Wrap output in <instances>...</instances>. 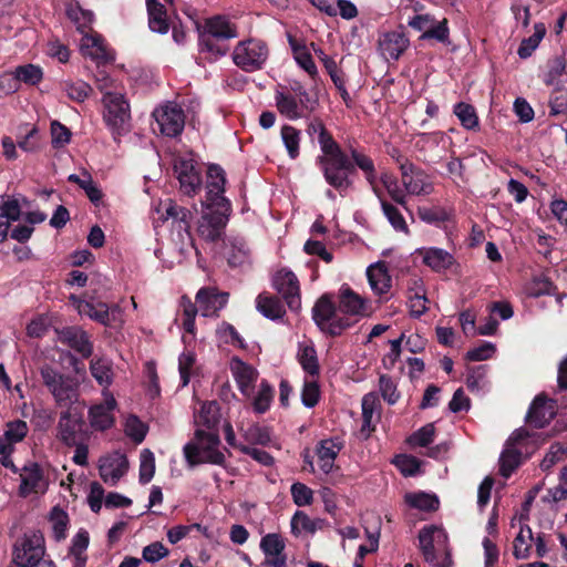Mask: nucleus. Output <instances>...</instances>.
I'll use <instances>...</instances> for the list:
<instances>
[{"mask_svg": "<svg viewBox=\"0 0 567 567\" xmlns=\"http://www.w3.org/2000/svg\"><path fill=\"white\" fill-rule=\"evenodd\" d=\"M373 307L368 298L360 296L348 285L339 289L338 306L328 296H322L312 309V317L319 329L330 336H340L359 319L369 317Z\"/></svg>", "mask_w": 567, "mask_h": 567, "instance_id": "nucleus-1", "label": "nucleus"}, {"mask_svg": "<svg viewBox=\"0 0 567 567\" xmlns=\"http://www.w3.org/2000/svg\"><path fill=\"white\" fill-rule=\"evenodd\" d=\"M542 440L526 429L515 430L498 455V476L509 478L540 446Z\"/></svg>", "mask_w": 567, "mask_h": 567, "instance_id": "nucleus-2", "label": "nucleus"}, {"mask_svg": "<svg viewBox=\"0 0 567 567\" xmlns=\"http://www.w3.org/2000/svg\"><path fill=\"white\" fill-rule=\"evenodd\" d=\"M219 446L220 437L218 431L196 429L194 439L185 444L183 452L190 467L205 463L224 465L226 458Z\"/></svg>", "mask_w": 567, "mask_h": 567, "instance_id": "nucleus-3", "label": "nucleus"}, {"mask_svg": "<svg viewBox=\"0 0 567 567\" xmlns=\"http://www.w3.org/2000/svg\"><path fill=\"white\" fill-rule=\"evenodd\" d=\"M446 535L443 529L430 525L419 533L422 554L430 567H451L452 558L445 545Z\"/></svg>", "mask_w": 567, "mask_h": 567, "instance_id": "nucleus-4", "label": "nucleus"}, {"mask_svg": "<svg viewBox=\"0 0 567 567\" xmlns=\"http://www.w3.org/2000/svg\"><path fill=\"white\" fill-rule=\"evenodd\" d=\"M40 373L58 405L68 406L76 401L78 382L73 377L62 374L49 365L43 367Z\"/></svg>", "mask_w": 567, "mask_h": 567, "instance_id": "nucleus-5", "label": "nucleus"}, {"mask_svg": "<svg viewBox=\"0 0 567 567\" xmlns=\"http://www.w3.org/2000/svg\"><path fill=\"white\" fill-rule=\"evenodd\" d=\"M44 551V537L42 533L30 530L16 542L12 560L18 567H34L43 561Z\"/></svg>", "mask_w": 567, "mask_h": 567, "instance_id": "nucleus-6", "label": "nucleus"}, {"mask_svg": "<svg viewBox=\"0 0 567 567\" xmlns=\"http://www.w3.org/2000/svg\"><path fill=\"white\" fill-rule=\"evenodd\" d=\"M156 212L162 221L172 220L182 249L186 245L193 246V237L189 231L193 214L189 209L177 205L173 199H166L159 204Z\"/></svg>", "mask_w": 567, "mask_h": 567, "instance_id": "nucleus-7", "label": "nucleus"}, {"mask_svg": "<svg viewBox=\"0 0 567 567\" xmlns=\"http://www.w3.org/2000/svg\"><path fill=\"white\" fill-rule=\"evenodd\" d=\"M174 173L184 195L193 197L202 187L200 168L192 152L178 154L174 158Z\"/></svg>", "mask_w": 567, "mask_h": 567, "instance_id": "nucleus-8", "label": "nucleus"}, {"mask_svg": "<svg viewBox=\"0 0 567 567\" xmlns=\"http://www.w3.org/2000/svg\"><path fill=\"white\" fill-rule=\"evenodd\" d=\"M268 48L265 42L249 39L239 42L233 51L234 63L246 72L262 69L268 59Z\"/></svg>", "mask_w": 567, "mask_h": 567, "instance_id": "nucleus-9", "label": "nucleus"}, {"mask_svg": "<svg viewBox=\"0 0 567 567\" xmlns=\"http://www.w3.org/2000/svg\"><path fill=\"white\" fill-rule=\"evenodd\" d=\"M318 162L330 186L339 192H343L350 187L351 182L348 174L353 171V165L346 154L320 156Z\"/></svg>", "mask_w": 567, "mask_h": 567, "instance_id": "nucleus-10", "label": "nucleus"}, {"mask_svg": "<svg viewBox=\"0 0 567 567\" xmlns=\"http://www.w3.org/2000/svg\"><path fill=\"white\" fill-rule=\"evenodd\" d=\"M105 107L104 120L114 133L122 134L127 130L131 118L130 105L124 95L117 92H106L103 95Z\"/></svg>", "mask_w": 567, "mask_h": 567, "instance_id": "nucleus-11", "label": "nucleus"}, {"mask_svg": "<svg viewBox=\"0 0 567 567\" xmlns=\"http://www.w3.org/2000/svg\"><path fill=\"white\" fill-rule=\"evenodd\" d=\"M206 198L202 202L204 209L218 208L231 212L230 200L224 196L226 177L224 169L218 165H210L207 172Z\"/></svg>", "mask_w": 567, "mask_h": 567, "instance_id": "nucleus-12", "label": "nucleus"}, {"mask_svg": "<svg viewBox=\"0 0 567 567\" xmlns=\"http://www.w3.org/2000/svg\"><path fill=\"white\" fill-rule=\"evenodd\" d=\"M153 117L158 132L167 137L178 136L185 126V114L183 109L174 103L167 102L153 111Z\"/></svg>", "mask_w": 567, "mask_h": 567, "instance_id": "nucleus-13", "label": "nucleus"}, {"mask_svg": "<svg viewBox=\"0 0 567 567\" xmlns=\"http://www.w3.org/2000/svg\"><path fill=\"white\" fill-rule=\"evenodd\" d=\"M70 299L81 316H87L103 326H111L113 321L123 322L122 310L117 305L110 308L104 302L81 300L74 296H71Z\"/></svg>", "mask_w": 567, "mask_h": 567, "instance_id": "nucleus-14", "label": "nucleus"}, {"mask_svg": "<svg viewBox=\"0 0 567 567\" xmlns=\"http://www.w3.org/2000/svg\"><path fill=\"white\" fill-rule=\"evenodd\" d=\"M230 213L218 208L205 209L198 220V235L207 241H216L221 238Z\"/></svg>", "mask_w": 567, "mask_h": 567, "instance_id": "nucleus-15", "label": "nucleus"}, {"mask_svg": "<svg viewBox=\"0 0 567 567\" xmlns=\"http://www.w3.org/2000/svg\"><path fill=\"white\" fill-rule=\"evenodd\" d=\"M272 286L291 310L297 311L300 308L299 280L291 270L286 268L278 270L272 277Z\"/></svg>", "mask_w": 567, "mask_h": 567, "instance_id": "nucleus-16", "label": "nucleus"}, {"mask_svg": "<svg viewBox=\"0 0 567 567\" xmlns=\"http://www.w3.org/2000/svg\"><path fill=\"white\" fill-rule=\"evenodd\" d=\"M19 495L28 497L31 494H44L49 481L42 466L38 463H28L20 471Z\"/></svg>", "mask_w": 567, "mask_h": 567, "instance_id": "nucleus-17", "label": "nucleus"}, {"mask_svg": "<svg viewBox=\"0 0 567 567\" xmlns=\"http://www.w3.org/2000/svg\"><path fill=\"white\" fill-rule=\"evenodd\" d=\"M127 470L128 460L120 452H114L100 460V476L104 483L111 486L116 485L121 477L125 475Z\"/></svg>", "mask_w": 567, "mask_h": 567, "instance_id": "nucleus-18", "label": "nucleus"}, {"mask_svg": "<svg viewBox=\"0 0 567 567\" xmlns=\"http://www.w3.org/2000/svg\"><path fill=\"white\" fill-rule=\"evenodd\" d=\"M230 372L237 383L240 393L250 398L254 392L255 383L258 380V371L241 359L234 357L229 362Z\"/></svg>", "mask_w": 567, "mask_h": 567, "instance_id": "nucleus-19", "label": "nucleus"}, {"mask_svg": "<svg viewBox=\"0 0 567 567\" xmlns=\"http://www.w3.org/2000/svg\"><path fill=\"white\" fill-rule=\"evenodd\" d=\"M410 40L402 31H389L380 35L378 49L385 60H399L409 48Z\"/></svg>", "mask_w": 567, "mask_h": 567, "instance_id": "nucleus-20", "label": "nucleus"}, {"mask_svg": "<svg viewBox=\"0 0 567 567\" xmlns=\"http://www.w3.org/2000/svg\"><path fill=\"white\" fill-rule=\"evenodd\" d=\"M556 414V403L545 395H537L532 402L526 421L534 427L542 429L547 425Z\"/></svg>", "mask_w": 567, "mask_h": 567, "instance_id": "nucleus-21", "label": "nucleus"}, {"mask_svg": "<svg viewBox=\"0 0 567 567\" xmlns=\"http://www.w3.org/2000/svg\"><path fill=\"white\" fill-rule=\"evenodd\" d=\"M104 402L90 409L89 416L91 426L95 430L104 431L114 424L113 411L116 408V401L109 391H103Z\"/></svg>", "mask_w": 567, "mask_h": 567, "instance_id": "nucleus-22", "label": "nucleus"}, {"mask_svg": "<svg viewBox=\"0 0 567 567\" xmlns=\"http://www.w3.org/2000/svg\"><path fill=\"white\" fill-rule=\"evenodd\" d=\"M228 293L218 292L215 288L199 289L196 295V305L204 317H213L227 303Z\"/></svg>", "mask_w": 567, "mask_h": 567, "instance_id": "nucleus-23", "label": "nucleus"}, {"mask_svg": "<svg viewBox=\"0 0 567 567\" xmlns=\"http://www.w3.org/2000/svg\"><path fill=\"white\" fill-rule=\"evenodd\" d=\"M343 444L338 437L321 440L316 447L317 463L323 474H330Z\"/></svg>", "mask_w": 567, "mask_h": 567, "instance_id": "nucleus-24", "label": "nucleus"}, {"mask_svg": "<svg viewBox=\"0 0 567 567\" xmlns=\"http://www.w3.org/2000/svg\"><path fill=\"white\" fill-rule=\"evenodd\" d=\"M512 529L518 527L513 542V554L517 559H525L529 557L534 544V535L530 527L524 523L523 515L519 518L512 519Z\"/></svg>", "mask_w": 567, "mask_h": 567, "instance_id": "nucleus-25", "label": "nucleus"}, {"mask_svg": "<svg viewBox=\"0 0 567 567\" xmlns=\"http://www.w3.org/2000/svg\"><path fill=\"white\" fill-rule=\"evenodd\" d=\"M82 430V422L79 417L73 415L70 411L61 413L58 422V439L68 446L78 445L81 441L80 432Z\"/></svg>", "mask_w": 567, "mask_h": 567, "instance_id": "nucleus-26", "label": "nucleus"}, {"mask_svg": "<svg viewBox=\"0 0 567 567\" xmlns=\"http://www.w3.org/2000/svg\"><path fill=\"white\" fill-rule=\"evenodd\" d=\"M59 340L72 348L84 358L92 354L93 346L85 331L76 327H68L59 332Z\"/></svg>", "mask_w": 567, "mask_h": 567, "instance_id": "nucleus-27", "label": "nucleus"}, {"mask_svg": "<svg viewBox=\"0 0 567 567\" xmlns=\"http://www.w3.org/2000/svg\"><path fill=\"white\" fill-rule=\"evenodd\" d=\"M80 50L84 56H89L97 63L113 60V56L105 49L101 37L91 31L82 33Z\"/></svg>", "mask_w": 567, "mask_h": 567, "instance_id": "nucleus-28", "label": "nucleus"}, {"mask_svg": "<svg viewBox=\"0 0 567 567\" xmlns=\"http://www.w3.org/2000/svg\"><path fill=\"white\" fill-rule=\"evenodd\" d=\"M419 254L423 262L436 272L450 269L455 262L453 255L442 248H422L419 250Z\"/></svg>", "mask_w": 567, "mask_h": 567, "instance_id": "nucleus-29", "label": "nucleus"}, {"mask_svg": "<svg viewBox=\"0 0 567 567\" xmlns=\"http://www.w3.org/2000/svg\"><path fill=\"white\" fill-rule=\"evenodd\" d=\"M219 420V405L216 401L204 402L200 410L194 416L196 429H203L205 431H218L217 425Z\"/></svg>", "mask_w": 567, "mask_h": 567, "instance_id": "nucleus-30", "label": "nucleus"}, {"mask_svg": "<svg viewBox=\"0 0 567 567\" xmlns=\"http://www.w3.org/2000/svg\"><path fill=\"white\" fill-rule=\"evenodd\" d=\"M367 277L369 285L375 295L383 296L389 292L391 288V277L383 264L378 262L368 267Z\"/></svg>", "mask_w": 567, "mask_h": 567, "instance_id": "nucleus-31", "label": "nucleus"}, {"mask_svg": "<svg viewBox=\"0 0 567 567\" xmlns=\"http://www.w3.org/2000/svg\"><path fill=\"white\" fill-rule=\"evenodd\" d=\"M227 259L231 267H243L250 264V249L244 238L233 237L229 239Z\"/></svg>", "mask_w": 567, "mask_h": 567, "instance_id": "nucleus-32", "label": "nucleus"}, {"mask_svg": "<svg viewBox=\"0 0 567 567\" xmlns=\"http://www.w3.org/2000/svg\"><path fill=\"white\" fill-rule=\"evenodd\" d=\"M150 29L157 33H167L169 24L166 10L157 0H146Z\"/></svg>", "mask_w": 567, "mask_h": 567, "instance_id": "nucleus-33", "label": "nucleus"}, {"mask_svg": "<svg viewBox=\"0 0 567 567\" xmlns=\"http://www.w3.org/2000/svg\"><path fill=\"white\" fill-rule=\"evenodd\" d=\"M277 110L288 120L295 121L303 116L296 94L277 92L275 95Z\"/></svg>", "mask_w": 567, "mask_h": 567, "instance_id": "nucleus-34", "label": "nucleus"}, {"mask_svg": "<svg viewBox=\"0 0 567 567\" xmlns=\"http://www.w3.org/2000/svg\"><path fill=\"white\" fill-rule=\"evenodd\" d=\"M90 371L96 382L109 391L107 388L114 379L112 361L106 358H94L90 363Z\"/></svg>", "mask_w": 567, "mask_h": 567, "instance_id": "nucleus-35", "label": "nucleus"}, {"mask_svg": "<svg viewBox=\"0 0 567 567\" xmlns=\"http://www.w3.org/2000/svg\"><path fill=\"white\" fill-rule=\"evenodd\" d=\"M206 31L208 35L216 39H233L237 37L236 27L223 16H216L206 21Z\"/></svg>", "mask_w": 567, "mask_h": 567, "instance_id": "nucleus-36", "label": "nucleus"}, {"mask_svg": "<svg viewBox=\"0 0 567 567\" xmlns=\"http://www.w3.org/2000/svg\"><path fill=\"white\" fill-rule=\"evenodd\" d=\"M257 310L266 318L276 320L285 315V308L279 298L269 293H260L256 299Z\"/></svg>", "mask_w": 567, "mask_h": 567, "instance_id": "nucleus-37", "label": "nucleus"}, {"mask_svg": "<svg viewBox=\"0 0 567 567\" xmlns=\"http://www.w3.org/2000/svg\"><path fill=\"white\" fill-rule=\"evenodd\" d=\"M404 189L410 195H429L433 192V183L424 171L415 172L403 182Z\"/></svg>", "mask_w": 567, "mask_h": 567, "instance_id": "nucleus-38", "label": "nucleus"}, {"mask_svg": "<svg viewBox=\"0 0 567 567\" xmlns=\"http://www.w3.org/2000/svg\"><path fill=\"white\" fill-rule=\"evenodd\" d=\"M546 34V27L544 23H535L534 32L530 37L522 40L520 45L517 50V54L520 59H527L532 56L535 50L539 47L542 40Z\"/></svg>", "mask_w": 567, "mask_h": 567, "instance_id": "nucleus-39", "label": "nucleus"}, {"mask_svg": "<svg viewBox=\"0 0 567 567\" xmlns=\"http://www.w3.org/2000/svg\"><path fill=\"white\" fill-rule=\"evenodd\" d=\"M380 182L394 203L408 210L405 189H402L398 178L390 173H382Z\"/></svg>", "mask_w": 567, "mask_h": 567, "instance_id": "nucleus-40", "label": "nucleus"}, {"mask_svg": "<svg viewBox=\"0 0 567 567\" xmlns=\"http://www.w3.org/2000/svg\"><path fill=\"white\" fill-rule=\"evenodd\" d=\"M298 361L303 371L307 372L311 378H315L319 374L320 368L317 351L313 346H300L298 351Z\"/></svg>", "mask_w": 567, "mask_h": 567, "instance_id": "nucleus-41", "label": "nucleus"}, {"mask_svg": "<svg viewBox=\"0 0 567 567\" xmlns=\"http://www.w3.org/2000/svg\"><path fill=\"white\" fill-rule=\"evenodd\" d=\"M280 135L289 157L296 159L300 154L301 132L291 125H284Z\"/></svg>", "mask_w": 567, "mask_h": 567, "instance_id": "nucleus-42", "label": "nucleus"}, {"mask_svg": "<svg viewBox=\"0 0 567 567\" xmlns=\"http://www.w3.org/2000/svg\"><path fill=\"white\" fill-rule=\"evenodd\" d=\"M404 499L409 506L425 512L437 509L440 504L439 498L435 495L424 492L406 493Z\"/></svg>", "mask_w": 567, "mask_h": 567, "instance_id": "nucleus-43", "label": "nucleus"}, {"mask_svg": "<svg viewBox=\"0 0 567 567\" xmlns=\"http://www.w3.org/2000/svg\"><path fill=\"white\" fill-rule=\"evenodd\" d=\"M66 16L75 24L80 33L92 31L91 24L94 17L91 11L83 10L78 4H70L66 8Z\"/></svg>", "mask_w": 567, "mask_h": 567, "instance_id": "nucleus-44", "label": "nucleus"}, {"mask_svg": "<svg viewBox=\"0 0 567 567\" xmlns=\"http://www.w3.org/2000/svg\"><path fill=\"white\" fill-rule=\"evenodd\" d=\"M380 406L379 398L375 393H368L362 398V431H372L373 416Z\"/></svg>", "mask_w": 567, "mask_h": 567, "instance_id": "nucleus-45", "label": "nucleus"}, {"mask_svg": "<svg viewBox=\"0 0 567 567\" xmlns=\"http://www.w3.org/2000/svg\"><path fill=\"white\" fill-rule=\"evenodd\" d=\"M274 399V389L271 385L262 380L259 384L256 395L252 398V409L258 414H264L270 408Z\"/></svg>", "mask_w": 567, "mask_h": 567, "instance_id": "nucleus-46", "label": "nucleus"}, {"mask_svg": "<svg viewBox=\"0 0 567 567\" xmlns=\"http://www.w3.org/2000/svg\"><path fill=\"white\" fill-rule=\"evenodd\" d=\"M13 73L18 84L23 82L25 84L35 85L43 78L42 69L34 64L19 65L14 69Z\"/></svg>", "mask_w": 567, "mask_h": 567, "instance_id": "nucleus-47", "label": "nucleus"}, {"mask_svg": "<svg viewBox=\"0 0 567 567\" xmlns=\"http://www.w3.org/2000/svg\"><path fill=\"white\" fill-rule=\"evenodd\" d=\"M62 89L70 100L80 103L85 101L92 91L91 86L81 80L64 81L62 83Z\"/></svg>", "mask_w": 567, "mask_h": 567, "instance_id": "nucleus-48", "label": "nucleus"}, {"mask_svg": "<svg viewBox=\"0 0 567 567\" xmlns=\"http://www.w3.org/2000/svg\"><path fill=\"white\" fill-rule=\"evenodd\" d=\"M50 523L52 525L54 538L56 540L64 539L69 525V516L66 512L60 507H53L50 513Z\"/></svg>", "mask_w": 567, "mask_h": 567, "instance_id": "nucleus-49", "label": "nucleus"}, {"mask_svg": "<svg viewBox=\"0 0 567 567\" xmlns=\"http://www.w3.org/2000/svg\"><path fill=\"white\" fill-rule=\"evenodd\" d=\"M243 437L249 444L254 445H267L271 441L269 429L258 424H252L246 430H243Z\"/></svg>", "mask_w": 567, "mask_h": 567, "instance_id": "nucleus-50", "label": "nucleus"}, {"mask_svg": "<svg viewBox=\"0 0 567 567\" xmlns=\"http://www.w3.org/2000/svg\"><path fill=\"white\" fill-rule=\"evenodd\" d=\"M155 474V457L151 450L145 449L140 455V483L147 484Z\"/></svg>", "mask_w": 567, "mask_h": 567, "instance_id": "nucleus-51", "label": "nucleus"}, {"mask_svg": "<svg viewBox=\"0 0 567 567\" xmlns=\"http://www.w3.org/2000/svg\"><path fill=\"white\" fill-rule=\"evenodd\" d=\"M286 543L281 535L270 533L265 535L260 540V549L265 556L285 554Z\"/></svg>", "mask_w": 567, "mask_h": 567, "instance_id": "nucleus-52", "label": "nucleus"}, {"mask_svg": "<svg viewBox=\"0 0 567 567\" xmlns=\"http://www.w3.org/2000/svg\"><path fill=\"white\" fill-rule=\"evenodd\" d=\"M382 212L391 226L396 230L404 234L409 233L408 224L401 210L389 202H383Z\"/></svg>", "mask_w": 567, "mask_h": 567, "instance_id": "nucleus-53", "label": "nucleus"}, {"mask_svg": "<svg viewBox=\"0 0 567 567\" xmlns=\"http://www.w3.org/2000/svg\"><path fill=\"white\" fill-rule=\"evenodd\" d=\"M454 114L460 120L461 124L467 128L473 130L478 125V118L472 105L460 102L454 106Z\"/></svg>", "mask_w": 567, "mask_h": 567, "instance_id": "nucleus-54", "label": "nucleus"}, {"mask_svg": "<svg viewBox=\"0 0 567 567\" xmlns=\"http://www.w3.org/2000/svg\"><path fill=\"white\" fill-rule=\"evenodd\" d=\"M293 55L297 64L315 79L318 70L308 49L305 45H296L293 47Z\"/></svg>", "mask_w": 567, "mask_h": 567, "instance_id": "nucleus-55", "label": "nucleus"}, {"mask_svg": "<svg viewBox=\"0 0 567 567\" xmlns=\"http://www.w3.org/2000/svg\"><path fill=\"white\" fill-rule=\"evenodd\" d=\"M147 433V426L137 416L130 415L125 421V434L140 444L144 441Z\"/></svg>", "mask_w": 567, "mask_h": 567, "instance_id": "nucleus-56", "label": "nucleus"}, {"mask_svg": "<svg viewBox=\"0 0 567 567\" xmlns=\"http://www.w3.org/2000/svg\"><path fill=\"white\" fill-rule=\"evenodd\" d=\"M29 426L25 421L14 420L6 424L3 435L12 443L17 444L25 439Z\"/></svg>", "mask_w": 567, "mask_h": 567, "instance_id": "nucleus-57", "label": "nucleus"}, {"mask_svg": "<svg viewBox=\"0 0 567 567\" xmlns=\"http://www.w3.org/2000/svg\"><path fill=\"white\" fill-rule=\"evenodd\" d=\"M567 457V447L560 443L553 444L540 463L543 471H549L554 465Z\"/></svg>", "mask_w": 567, "mask_h": 567, "instance_id": "nucleus-58", "label": "nucleus"}, {"mask_svg": "<svg viewBox=\"0 0 567 567\" xmlns=\"http://www.w3.org/2000/svg\"><path fill=\"white\" fill-rule=\"evenodd\" d=\"M317 530V523L312 520L306 513L297 511L291 518V532L299 535L302 532L315 533Z\"/></svg>", "mask_w": 567, "mask_h": 567, "instance_id": "nucleus-59", "label": "nucleus"}, {"mask_svg": "<svg viewBox=\"0 0 567 567\" xmlns=\"http://www.w3.org/2000/svg\"><path fill=\"white\" fill-rule=\"evenodd\" d=\"M553 290L551 282L545 277H535L530 281H528L524 291L528 297H539L543 295H548Z\"/></svg>", "mask_w": 567, "mask_h": 567, "instance_id": "nucleus-60", "label": "nucleus"}, {"mask_svg": "<svg viewBox=\"0 0 567 567\" xmlns=\"http://www.w3.org/2000/svg\"><path fill=\"white\" fill-rule=\"evenodd\" d=\"M351 157L354 164L364 173L368 183H373L377 175L373 161L365 154L351 150Z\"/></svg>", "mask_w": 567, "mask_h": 567, "instance_id": "nucleus-61", "label": "nucleus"}, {"mask_svg": "<svg viewBox=\"0 0 567 567\" xmlns=\"http://www.w3.org/2000/svg\"><path fill=\"white\" fill-rule=\"evenodd\" d=\"M198 306L194 305L187 297H182L181 308L183 312V328L188 333L195 331V317L198 311Z\"/></svg>", "mask_w": 567, "mask_h": 567, "instance_id": "nucleus-62", "label": "nucleus"}, {"mask_svg": "<svg viewBox=\"0 0 567 567\" xmlns=\"http://www.w3.org/2000/svg\"><path fill=\"white\" fill-rule=\"evenodd\" d=\"M417 215L427 224H440L449 219V213L441 207H419Z\"/></svg>", "mask_w": 567, "mask_h": 567, "instance_id": "nucleus-63", "label": "nucleus"}, {"mask_svg": "<svg viewBox=\"0 0 567 567\" xmlns=\"http://www.w3.org/2000/svg\"><path fill=\"white\" fill-rule=\"evenodd\" d=\"M69 181L78 184L82 189H84L91 202L96 203L102 198L101 190L94 185L90 175L85 178H81L76 174H71L69 176Z\"/></svg>", "mask_w": 567, "mask_h": 567, "instance_id": "nucleus-64", "label": "nucleus"}]
</instances>
